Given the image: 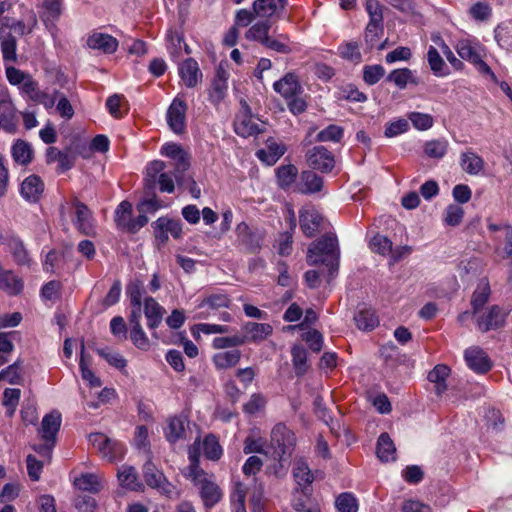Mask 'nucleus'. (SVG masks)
Returning <instances> with one entry per match:
<instances>
[{"label":"nucleus","mask_w":512,"mask_h":512,"mask_svg":"<svg viewBox=\"0 0 512 512\" xmlns=\"http://www.w3.org/2000/svg\"><path fill=\"white\" fill-rule=\"evenodd\" d=\"M322 221V215L314 207H306L300 210V228L306 237H314L319 232Z\"/></svg>","instance_id":"12"},{"label":"nucleus","mask_w":512,"mask_h":512,"mask_svg":"<svg viewBox=\"0 0 512 512\" xmlns=\"http://www.w3.org/2000/svg\"><path fill=\"white\" fill-rule=\"evenodd\" d=\"M376 453L382 462L395 460L396 448L388 433L384 432L380 434L377 441Z\"/></svg>","instance_id":"29"},{"label":"nucleus","mask_w":512,"mask_h":512,"mask_svg":"<svg viewBox=\"0 0 512 512\" xmlns=\"http://www.w3.org/2000/svg\"><path fill=\"white\" fill-rule=\"evenodd\" d=\"M300 179L305 187L304 189H300L302 193H316L320 192L323 188V178L312 170L302 171Z\"/></svg>","instance_id":"37"},{"label":"nucleus","mask_w":512,"mask_h":512,"mask_svg":"<svg viewBox=\"0 0 512 512\" xmlns=\"http://www.w3.org/2000/svg\"><path fill=\"white\" fill-rule=\"evenodd\" d=\"M165 433L167 440L171 443H175L185 436L184 422L177 417L171 418Z\"/></svg>","instance_id":"48"},{"label":"nucleus","mask_w":512,"mask_h":512,"mask_svg":"<svg viewBox=\"0 0 512 512\" xmlns=\"http://www.w3.org/2000/svg\"><path fill=\"white\" fill-rule=\"evenodd\" d=\"M89 442L109 461L121 458L124 454V445L119 441L110 439L103 433H91Z\"/></svg>","instance_id":"7"},{"label":"nucleus","mask_w":512,"mask_h":512,"mask_svg":"<svg viewBox=\"0 0 512 512\" xmlns=\"http://www.w3.org/2000/svg\"><path fill=\"white\" fill-rule=\"evenodd\" d=\"M464 358L469 368L476 373L484 374L491 369V361L480 347L473 346L466 349Z\"/></svg>","instance_id":"13"},{"label":"nucleus","mask_w":512,"mask_h":512,"mask_svg":"<svg viewBox=\"0 0 512 512\" xmlns=\"http://www.w3.org/2000/svg\"><path fill=\"white\" fill-rule=\"evenodd\" d=\"M242 330L248 342L258 343L273 333V327L268 323L247 322Z\"/></svg>","instance_id":"22"},{"label":"nucleus","mask_w":512,"mask_h":512,"mask_svg":"<svg viewBox=\"0 0 512 512\" xmlns=\"http://www.w3.org/2000/svg\"><path fill=\"white\" fill-rule=\"evenodd\" d=\"M276 174L279 186L282 189H287L295 182L298 169L293 164L282 165L277 168Z\"/></svg>","instance_id":"44"},{"label":"nucleus","mask_w":512,"mask_h":512,"mask_svg":"<svg viewBox=\"0 0 512 512\" xmlns=\"http://www.w3.org/2000/svg\"><path fill=\"white\" fill-rule=\"evenodd\" d=\"M143 478L149 487L157 489L161 494L169 498L172 497L175 487L167 480L163 472L150 460L146 461L143 465Z\"/></svg>","instance_id":"5"},{"label":"nucleus","mask_w":512,"mask_h":512,"mask_svg":"<svg viewBox=\"0 0 512 512\" xmlns=\"http://www.w3.org/2000/svg\"><path fill=\"white\" fill-rule=\"evenodd\" d=\"M230 305V299L225 294H212L204 298L198 305L200 312V318H207L209 313L208 310H217L219 308H227Z\"/></svg>","instance_id":"27"},{"label":"nucleus","mask_w":512,"mask_h":512,"mask_svg":"<svg viewBox=\"0 0 512 512\" xmlns=\"http://www.w3.org/2000/svg\"><path fill=\"white\" fill-rule=\"evenodd\" d=\"M179 74L188 88L195 87L199 80L202 79V73L199 69L197 61L193 58L184 60L179 67Z\"/></svg>","instance_id":"17"},{"label":"nucleus","mask_w":512,"mask_h":512,"mask_svg":"<svg viewBox=\"0 0 512 512\" xmlns=\"http://www.w3.org/2000/svg\"><path fill=\"white\" fill-rule=\"evenodd\" d=\"M132 215V204L128 201H122L115 211V223L121 230H129Z\"/></svg>","instance_id":"43"},{"label":"nucleus","mask_w":512,"mask_h":512,"mask_svg":"<svg viewBox=\"0 0 512 512\" xmlns=\"http://www.w3.org/2000/svg\"><path fill=\"white\" fill-rule=\"evenodd\" d=\"M306 161L312 170L330 173L335 167L334 155L324 146H314L306 153Z\"/></svg>","instance_id":"8"},{"label":"nucleus","mask_w":512,"mask_h":512,"mask_svg":"<svg viewBox=\"0 0 512 512\" xmlns=\"http://www.w3.org/2000/svg\"><path fill=\"white\" fill-rule=\"evenodd\" d=\"M165 312V309L153 297L144 299V314L149 329L154 330L161 324Z\"/></svg>","instance_id":"21"},{"label":"nucleus","mask_w":512,"mask_h":512,"mask_svg":"<svg viewBox=\"0 0 512 512\" xmlns=\"http://www.w3.org/2000/svg\"><path fill=\"white\" fill-rule=\"evenodd\" d=\"M16 47L17 41L13 35L8 34L5 38H3V40L1 41V51L3 54L4 61H17Z\"/></svg>","instance_id":"52"},{"label":"nucleus","mask_w":512,"mask_h":512,"mask_svg":"<svg viewBox=\"0 0 512 512\" xmlns=\"http://www.w3.org/2000/svg\"><path fill=\"white\" fill-rule=\"evenodd\" d=\"M63 0H44L43 1V20L54 21L57 20L62 14Z\"/></svg>","instance_id":"49"},{"label":"nucleus","mask_w":512,"mask_h":512,"mask_svg":"<svg viewBox=\"0 0 512 512\" xmlns=\"http://www.w3.org/2000/svg\"><path fill=\"white\" fill-rule=\"evenodd\" d=\"M495 39L500 47L512 51V20L503 22L496 27Z\"/></svg>","instance_id":"41"},{"label":"nucleus","mask_w":512,"mask_h":512,"mask_svg":"<svg viewBox=\"0 0 512 512\" xmlns=\"http://www.w3.org/2000/svg\"><path fill=\"white\" fill-rule=\"evenodd\" d=\"M22 91L26 93L32 101L44 105L45 108H52L55 104V97L39 90L38 83L32 78H28L27 81L23 83Z\"/></svg>","instance_id":"20"},{"label":"nucleus","mask_w":512,"mask_h":512,"mask_svg":"<svg viewBox=\"0 0 512 512\" xmlns=\"http://www.w3.org/2000/svg\"><path fill=\"white\" fill-rule=\"evenodd\" d=\"M200 495L204 506L207 508L213 507L222 497L219 487L211 481H204L202 483Z\"/></svg>","instance_id":"38"},{"label":"nucleus","mask_w":512,"mask_h":512,"mask_svg":"<svg viewBox=\"0 0 512 512\" xmlns=\"http://www.w3.org/2000/svg\"><path fill=\"white\" fill-rule=\"evenodd\" d=\"M408 119L412 122L413 126L418 130H427L433 125V117L430 114L411 112L408 114Z\"/></svg>","instance_id":"63"},{"label":"nucleus","mask_w":512,"mask_h":512,"mask_svg":"<svg viewBox=\"0 0 512 512\" xmlns=\"http://www.w3.org/2000/svg\"><path fill=\"white\" fill-rule=\"evenodd\" d=\"M386 81L393 82L399 89H405L408 83L418 85V80L409 68L395 69L386 77Z\"/></svg>","instance_id":"35"},{"label":"nucleus","mask_w":512,"mask_h":512,"mask_svg":"<svg viewBox=\"0 0 512 512\" xmlns=\"http://www.w3.org/2000/svg\"><path fill=\"white\" fill-rule=\"evenodd\" d=\"M44 191V183L42 179L32 174L24 179L21 184L20 193L24 199L29 202H37Z\"/></svg>","instance_id":"16"},{"label":"nucleus","mask_w":512,"mask_h":512,"mask_svg":"<svg viewBox=\"0 0 512 512\" xmlns=\"http://www.w3.org/2000/svg\"><path fill=\"white\" fill-rule=\"evenodd\" d=\"M457 52L463 60H467L475 65L479 73L490 78L497 83V78L491 68L482 60L481 55L469 41H461L457 46Z\"/></svg>","instance_id":"10"},{"label":"nucleus","mask_w":512,"mask_h":512,"mask_svg":"<svg viewBox=\"0 0 512 512\" xmlns=\"http://www.w3.org/2000/svg\"><path fill=\"white\" fill-rule=\"evenodd\" d=\"M339 248L334 234H326L313 242L307 251L309 265L325 264L330 275L338 270Z\"/></svg>","instance_id":"1"},{"label":"nucleus","mask_w":512,"mask_h":512,"mask_svg":"<svg viewBox=\"0 0 512 512\" xmlns=\"http://www.w3.org/2000/svg\"><path fill=\"white\" fill-rule=\"evenodd\" d=\"M9 252L18 265H30V258L24 243L17 237H10L7 242Z\"/></svg>","instance_id":"34"},{"label":"nucleus","mask_w":512,"mask_h":512,"mask_svg":"<svg viewBox=\"0 0 512 512\" xmlns=\"http://www.w3.org/2000/svg\"><path fill=\"white\" fill-rule=\"evenodd\" d=\"M241 109L234 120V130L241 137H250L264 132L258 124L252 121V111L246 100H240Z\"/></svg>","instance_id":"6"},{"label":"nucleus","mask_w":512,"mask_h":512,"mask_svg":"<svg viewBox=\"0 0 512 512\" xmlns=\"http://www.w3.org/2000/svg\"><path fill=\"white\" fill-rule=\"evenodd\" d=\"M147 198L140 201L137 205L139 213H155L161 208V201L157 198L155 191L153 194H145Z\"/></svg>","instance_id":"60"},{"label":"nucleus","mask_w":512,"mask_h":512,"mask_svg":"<svg viewBox=\"0 0 512 512\" xmlns=\"http://www.w3.org/2000/svg\"><path fill=\"white\" fill-rule=\"evenodd\" d=\"M74 485L78 489L88 491L90 493H98L101 490V484L98 477L92 473L82 474L80 477L75 479Z\"/></svg>","instance_id":"45"},{"label":"nucleus","mask_w":512,"mask_h":512,"mask_svg":"<svg viewBox=\"0 0 512 512\" xmlns=\"http://www.w3.org/2000/svg\"><path fill=\"white\" fill-rule=\"evenodd\" d=\"M293 476L301 490V493L306 497L311 496L312 489L310 488V485L314 481V476L308 465L304 462H298L293 469Z\"/></svg>","instance_id":"24"},{"label":"nucleus","mask_w":512,"mask_h":512,"mask_svg":"<svg viewBox=\"0 0 512 512\" xmlns=\"http://www.w3.org/2000/svg\"><path fill=\"white\" fill-rule=\"evenodd\" d=\"M23 280L11 270H4L0 275V289L9 295H18L23 291Z\"/></svg>","instance_id":"28"},{"label":"nucleus","mask_w":512,"mask_h":512,"mask_svg":"<svg viewBox=\"0 0 512 512\" xmlns=\"http://www.w3.org/2000/svg\"><path fill=\"white\" fill-rule=\"evenodd\" d=\"M187 104L180 98H175L167 111V122L171 130L176 134L185 131Z\"/></svg>","instance_id":"11"},{"label":"nucleus","mask_w":512,"mask_h":512,"mask_svg":"<svg viewBox=\"0 0 512 512\" xmlns=\"http://www.w3.org/2000/svg\"><path fill=\"white\" fill-rule=\"evenodd\" d=\"M354 320L356 322L357 327L364 331L373 330L379 323L375 311L371 308H363L359 310L355 314Z\"/></svg>","instance_id":"36"},{"label":"nucleus","mask_w":512,"mask_h":512,"mask_svg":"<svg viewBox=\"0 0 512 512\" xmlns=\"http://www.w3.org/2000/svg\"><path fill=\"white\" fill-rule=\"evenodd\" d=\"M21 391L17 388H6L3 392V405L7 407L9 416H12L18 406Z\"/></svg>","instance_id":"56"},{"label":"nucleus","mask_w":512,"mask_h":512,"mask_svg":"<svg viewBox=\"0 0 512 512\" xmlns=\"http://www.w3.org/2000/svg\"><path fill=\"white\" fill-rule=\"evenodd\" d=\"M118 479L121 486L126 487L133 491H140L143 488L142 483L138 482L136 469L133 466H124L118 472Z\"/></svg>","instance_id":"39"},{"label":"nucleus","mask_w":512,"mask_h":512,"mask_svg":"<svg viewBox=\"0 0 512 512\" xmlns=\"http://www.w3.org/2000/svg\"><path fill=\"white\" fill-rule=\"evenodd\" d=\"M203 452L209 460H219L222 456V447L216 438V436L209 434L204 438L203 441Z\"/></svg>","instance_id":"46"},{"label":"nucleus","mask_w":512,"mask_h":512,"mask_svg":"<svg viewBox=\"0 0 512 512\" xmlns=\"http://www.w3.org/2000/svg\"><path fill=\"white\" fill-rule=\"evenodd\" d=\"M60 426L61 414L59 412L52 411L45 415L41 423V429L39 430L41 437L46 442H52V444H54Z\"/></svg>","instance_id":"18"},{"label":"nucleus","mask_w":512,"mask_h":512,"mask_svg":"<svg viewBox=\"0 0 512 512\" xmlns=\"http://www.w3.org/2000/svg\"><path fill=\"white\" fill-rule=\"evenodd\" d=\"M383 33V23H369L365 29V43L369 50H372L379 41V34Z\"/></svg>","instance_id":"54"},{"label":"nucleus","mask_w":512,"mask_h":512,"mask_svg":"<svg viewBox=\"0 0 512 512\" xmlns=\"http://www.w3.org/2000/svg\"><path fill=\"white\" fill-rule=\"evenodd\" d=\"M96 352L99 356L104 358L111 366L117 369H124L127 361L119 353H112L108 348H97Z\"/></svg>","instance_id":"61"},{"label":"nucleus","mask_w":512,"mask_h":512,"mask_svg":"<svg viewBox=\"0 0 512 512\" xmlns=\"http://www.w3.org/2000/svg\"><path fill=\"white\" fill-rule=\"evenodd\" d=\"M292 363L297 376L304 375L309 365L307 364V351L302 345H294L291 349Z\"/></svg>","instance_id":"40"},{"label":"nucleus","mask_w":512,"mask_h":512,"mask_svg":"<svg viewBox=\"0 0 512 512\" xmlns=\"http://www.w3.org/2000/svg\"><path fill=\"white\" fill-rule=\"evenodd\" d=\"M227 80L228 73L221 65H219L216 69L210 89V100L212 102L219 103L224 99L228 88Z\"/></svg>","instance_id":"23"},{"label":"nucleus","mask_w":512,"mask_h":512,"mask_svg":"<svg viewBox=\"0 0 512 512\" xmlns=\"http://www.w3.org/2000/svg\"><path fill=\"white\" fill-rule=\"evenodd\" d=\"M151 226L153 228L156 246L158 249H161L169 240L168 230H166L163 218L159 217Z\"/></svg>","instance_id":"58"},{"label":"nucleus","mask_w":512,"mask_h":512,"mask_svg":"<svg viewBox=\"0 0 512 512\" xmlns=\"http://www.w3.org/2000/svg\"><path fill=\"white\" fill-rule=\"evenodd\" d=\"M71 204L75 209V215L72 218L75 228L83 235L93 236L95 234V227L91 210L77 197H73Z\"/></svg>","instance_id":"9"},{"label":"nucleus","mask_w":512,"mask_h":512,"mask_svg":"<svg viewBox=\"0 0 512 512\" xmlns=\"http://www.w3.org/2000/svg\"><path fill=\"white\" fill-rule=\"evenodd\" d=\"M161 153L175 161L174 178L178 185L185 182V172L190 168V155L176 143H167L162 147Z\"/></svg>","instance_id":"4"},{"label":"nucleus","mask_w":512,"mask_h":512,"mask_svg":"<svg viewBox=\"0 0 512 512\" xmlns=\"http://www.w3.org/2000/svg\"><path fill=\"white\" fill-rule=\"evenodd\" d=\"M490 285L487 280H482L475 289L472 298H471V306L473 309V314H476L480 311L484 305L488 302L490 297Z\"/></svg>","instance_id":"33"},{"label":"nucleus","mask_w":512,"mask_h":512,"mask_svg":"<svg viewBox=\"0 0 512 512\" xmlns=\"http://www.w3.org/2000/svg\"><path fill=\"white\" fill-rule=\"evenodd\" d=\"M464 210L461 206L450 204L446 208L444 222L449 226H458L463 219Z\"/></svg>","instance_id":"62"},{"label":"nucleus","mask_w":512,"mask_h":512,"mask_svg":"<svg viewBox=\"0 0 512 512\" xmlns=\"http://www.w3.org/2000/svg\"><path fill=\"white\" fill-rule=\"evenodd\" d=\"M12 157L20 165H28L33 159V149L31 145L21 139H18L12 146Z\"/></svg>","instance_id":"32"},{"label":"nucleus","mask_w":512,"mask_h":512,"mask_svg":"<svg viewBox=\"0 0 512 512\" xmlns=\"http://www.w3.org/2000/svg\"><path fill=\"white\" fill-rule=\"evenodd\" d=\"M343 135L344 129L341 126L331 124L317 134L316 140L319 142H339L343 138Z\"/></svg>","instance_id":"51"},{"label":"nucleus","mask_w":512,"mask_h":512,"mask_svg":"<svg viewBox=\"0 0 512 512\" xmlns=\"http://www.w3.org/2000/svg\"><path fill=\"white\" fill-rule=\"evenodd\" d=\"M130 339L138 349L146 351L150 347L149 339L141 325L131 327Z\"/></svg>","instance_id":"64"},{"label":"nucleus","mask_w":512,"mask_h":512,"mask_svg":"<svg viewBox=\"0 0 512 512\" xmlns=\"http://www.w3.org/2000/svg\"><path fill=\"white\" fill-rule=\"evenodd\" d=\"M447 148L446 140H432L425 144L424 152L431 158H442L446 154Z\"/></svg>","instance_id":"55"},{"label":"nucleus","mask_w":512,"mask_h":512,"mask_svg":"<svg viewBox=\"0 0 512 512\" xmlns=\"http://www.w3.org/2000/svg\"><path fill=\"white\" fill-rule=\"evenodd\" d=\"M166 164L161 160H154L146 168V177L144 179L145 194H153L156 184L159 185L161 192L172 193L175 190L172 176L165 172Z\"/></svg>","instance_id":"2"},{"label":"nucleus","mask_w":512,"mask_h":512,"mask_svg":"<svg viewBox=\"0 0 512 512\" xmlns=\"http://www.w3.org/2000/svg\"><path fill=\"white\" fill-rule=\"evenodd\" d=\"M241 359V352L237 349L216 353L212 361L219 370L236 366Z\"/></svg>","instance_id":"31"},{"label":"nucleus","mask_w":512,"mask_h":512,"mask_svg":"<svg viewBox=\"0 0 512 512\" xmlns=\"http://www.w3.org/2000/svg\"><path fill=\"white\" fill-rule=\"evenodd\" d=\"M270 28L271 22L269 20L257 22L246 31L245 37L248 40L258 41L263 45L265 38L269 37Z\"/></svg>","instance_id":"42"},{"label":"nucleus","mask_w":512,"mask_h":512,"mask_svg":"<svg viewBox=\"0 0 512 512\" xmlns=\"http://www.w3.org/2000/svg\"><path fill=\"white\" fill-rule=\"evenodd\" d=\"M460 165L462 169L470 174L477 175L484 169V160L474 152L467 151L461 154Z\"/></svg>","instance_id":"30"},{"label":"nucleus","mask_w":512,"mask_h":512,"mask_svg":"<svg viewBox=\"0 0 512 512\" xmlns=\"http://www.w3.org/2000/svg\"><path fill=\"white\" fill-rule=\"evenodd\" d=\"M126 293L130 300V305H142V296L145 293L143 284L139 280L130 282L126 287Z\"/></svg>","instance_id":"59"},{"label":"nucleus","mask_w":512,"mask_h":512,"mask_svg":"<svg viewBox=\"0 0 512 512\" xmlns=\"http://www.w3.org/2000/svg\"><path fill=\"white\" fill-rule=\"evenodd\" d=\"M87 45L91 49L100 50L105 54H112L117 50L118 40L105 33H93L87 39Z\"/></svg>","instance_id":"19"},{"label":"nucleus","mask_w":512,"mask_h":512,"mask_svg":"<svg viewBox=\"0 0 512 512\" xmlns=\"http://www.w3.org/2000/svg\"><path fill=\"white\" fill-rule=\"evenodd\" d=\"M18 112L13 103H9L0 107V129L7 133L14 134L17 130Z\"/></svg>","instance_id":"26"},{"label":"nucleus","mask_w":512,"mask_h":512,"mask_svg":"<svg viewBox=\"0 0 512 512\" xmlns=\"http://www.w3.org/2000/svg\"><path fill=\"white\" fill-rule=\"evenodd\" d=\"M271 444L275 448V454L279 461H286L294 448L295 435L284 424L278 423L271 432Z\"/></svg>","instance_id":"3"},{"label":"nucleus","mask_w":512,"mask_h":512,"mask_svg":"<svg viewBox=\"0 0 512 512\" xmlns=\"http://www.w3.org/2000/svg\"><path fill=\"white\" fill-rule=\"evenodd\" d=\"M506 313L503 309L498 305H493L490 307L488 313L479 317L478 319V328L482 332H488L490 330H496L500 327L504 326Z\"/></svg>","instance_id":"15"},{"label":"nucleus","mask_w":512,"mask_h":512,"mask_svg":"<svg viewBox=\"0 0 512 512\" xmlns=\"http://www.w3.org/2000/svg\"><path fill=\"white\" fill-rule=\"evenodd\" d=\"M336 508L339 512H357L358 502L352 493H342L335 501Z\"/></svg>","instance_id":"50"},{"label":"nucleus","mask_w":512,"mask_h":512,"mask_svg":"<svg viewBox=\"0 0 512 512\" xmlns=\"http://www.w3.org/2000/svg\"><path fill=\"white\" fill-rule=\"evenodd\" d=\"M273 88L286 99L296 96L301 90L297 76L291 72L287 73L282 79L276 81Z\"/></svg>","instance_id":"25"},{"label":"nucleus","mask_w":512,"mask_h":512,"mask_svg":"<svg viewBox=\"0 0 512 512\" xmlns=\"http://www.w3.org/2000/svg\"><path fill=\"white\" fill-rule=\"evenodd\" d=\"M371 249L383 256L390 254L392 252V242L391 240L383 235L376 234L370 241Z\"/></svg>","instance_id":"57"},{"label":"nucleus","mask_w":512,"mask_h":512,"mask_svg":"<svg viewBox=\"0 0 512 512\" xmlns=\"http://www.w3.org/2000/svg\"><path fill=\"white\" fill-rule=\"evenodd\" d=\"M238 242L250 253H256L260 250L263 238L259 233L252 232L250 227L241 222L236 227Z\"/></svg>","instance_id":"14"},{"label":"nucleus","mask_w":512,"mask_h":512,"mask_svg":"<svg viewBox=\"0 0 512 512\" xmlns=\"http://www.w3.org/2000/svg\"><path fill=\"white\" fill-rule=\"evenodd\" d=\"M339 55L346 60L359 63L362 60V55L359 50L358 42L351 41L346 42L339 46L338 48Z\"/></svg>","instance_id":"47"},{"label":"nucleus","mask_w":512,"mask_h":512,"mask_svg":"<svg viewBox=\"0 0 512 512\" xmlns=\"http://www.w3.org/2000/svg\"><path fill=\"white\" fill-rule=\"evenodd\" d=\"M385 75V69L379 64L366 65L363 68V80L368 85H374Z\"/></svg>","instance_id":"53"}]
</instances>
